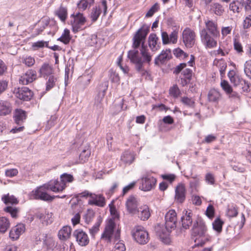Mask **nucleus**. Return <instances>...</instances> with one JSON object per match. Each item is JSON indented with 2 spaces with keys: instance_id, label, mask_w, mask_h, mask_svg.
I'll list each match as a JSON object with an SVG mask.
<instances>
[{
  "instance_id": "cd10ccee",
  "label": "nucleus",
  "mask_w": 251,
  "mask_h": 251,
  "mask_svg": "<svg viewBox=\"0 0 251 251\" xmlns=\"http://www.w3.org/2000/svg\"><path fill=\"white\" fill-rule=\"evenodd\" d=\"M72 228L69 226H64L60 229L58 233L59 239L63 241H66L70 238L71 236Z\"/></svg>"
},
{
  "instance_id": "393cba45",
  "label": "nucleus",
  "mask_w": 251,
  "mask_h": 251,
  "mask_svg": "<svg viewBox=\"0 0 251 251\" xmlns=\"http://www.w3.org/2000/svg\"><path fill=\"white\" fill-rule=\"evenodd\" d=\"M159 39L156 35L154 33L151 34L149 37L148 44L150 48L152 51H156L160 48V42Z\"/></svg>"
},
{
  "instance_id": "9d476101",
  "label": "nucleus",
  "mask_w": 251,
  "mask_h": 251,
  "mask_svg": "<svg viewBox=\"0 0 251 251\" xmlns=\"http://www.w3.org/2000/svg\"><path fill=\"white\" fill-rule=\"evenodd\" d=\"M178 28L179 27H176L169 35L166 31H162L161 38L163 44L176 43L178 39Z\"/></svg>"
},
{
  "instance_id": "dca6fc26",
  "label": "nucleus",
  "mask_w": 251,
  "mask_h": 251,
  "mask_svg": "<svg viewBox=\"0 0 251 251\" xmlns=\"http://www.w3.org/2000/svg\"><path fill=\"white\" fill-rule=\"evenodd\" d=\"M14 93L17 98L24 101L30 100L33 95L31 90L26 87L15 89Z\"/></svg>"
},
{
  "instance_id": "f8f14e48",
  "label": "nucleus",
  "mask_w": 251,
  "mask_h": 251,
  "mask_svg": "<svg viewBox=\"0 0 251 251\" xmlns=\"http://www.w3.org/2000/svg\"><path fill=\"white\" fill-rule=\"evenodd\" d=\"M77 244L82 247L87 246L89 243V238L87 234L81 229L75 230L73 233Z\"/></svg>"
},
{
  "instance_id": "4be33fe9",
  "label": "nucleus",
  "mask_w": 251,
  "mask_h": 251,
  "mask_svg": "<svg viewBox=\"0 0 251 251\" xmlns=\"http://www.w3.org/2000/svg\"><path fill=\"white\" fill-rule=\"evenodd\" d=\"M50 191L58 193L62 192L66 187V185L61 181L58 180H51L48 182Z\"/></svg>"
},
{
  "instance_id": "bf43d9fd",
  "label": "nucleus",
  "mask_w": 251,
  "mask_h": 251,
  "mask_svg": "<svg viewBox=\"0 0 251 251\" xmlns=\"http://www.w3.org/2000/svg\"><path fill=\"white\" fill-rule=\"evenodd\" d=\"M194 179L190 181V187L193 190H196L199 185L200 179L197 176L193 177Z\"/></svg>"
},
{
  "instance_id": "0eeeda50",
  "label": "nucleus",
  "mask_w": 251,
  "mask_h": 251,
  "mask_svg": "<svg viewBox=\"0 0 251 251\" xmlns=\"http://www.w3.org/2000/svg\"><path fill=\"white\" fill-rule=\"evenodd\" d=\"M71 18H72L71 24L74 32L76 33L84 29L83 26L86 22V19L82 13L79 12L75 15L72 14Z\"/></svg>"
},
{
  "instance_id": "8fccbe9b",
  "label": "nucleus",
  "mask_w": 251,
  "mask_h": 251,
  "mask_svg": "<svg viewBox=\"0 0 251 251\" xmlns=\"http://www.w3.org/2000/svg\"><path fill=\"white\" fill-rule=\"evenodd\" d=\"M60 180L66 185L67 183L72 182L74 180V177L71 174L64 173L60 176Z\"/></svg>"
},
{
  "instance_id": "f257e3e1",
  "label": "nucleus",
  "mask_w": 251,
  "mask_h": 251,
  "mask_svg": "<svg viewBox=\"0 0 251 251\" xmlns=\"http://www.w3.org/2000/svg\"><path fill=\"white\" fill-rule=\"evenodd\" d=\"M127 57L130 62L135 64L136 70L143 75L148 74L143 69L144 63L150 64L152 60V55L145 46L140 49V54L138 50H132L128 52Z\"/></svg>"
},
{
  "instance_id": "5701e85b",
  "label": "nucleus",
  "mask_w": 251,
  "mask_h": 251,
  "mask_svg": "<svg viewBox=\"0 0 251 251\" xmlns=\"http://www.w3.org/2000/svg\"><path fill=\"white\" fill-rule=\"evenodd\" d=\"M137 215L138 217L142 221L147 220L151 216L149 207L147 205L140 206L137 210Z\"/></svg>"
},
{
  "instance_id": "338daca9",
  "label": "nucleus",
  "mask_w": 251,
  "mask_h": 251,
  "mask_svg": "<svg viewBox=\"0 0 251 251\" xmlns=\"http://www.w3.org/2000/svg\"><path fill=\"white\" fill-rule=\"evenodd\" d=\"M136 184L135 181H133L131 183H130L128 185L126 186L123 188V191H122V195L124 196L125 194H126L129 191L131 190L134 188Z\"/></svg>"
},
{
  "instance_id": "f704fd0d",
  "label": "nucleus",
  "mask_w": 251,
  "mask_h": 251,
  "mask_svg": "<svg viewBox=\"0 0 251 251\" xmlns=\"http://www.w3.org/2000/svg\"><path fill=\"white\" fill-rule=\"evenodd\" d=\"M38 217L41 220L46 222L47 224L52 222V214L51 212L45 211V213H40Z\"/></svg>"
},
{
  "instance_id": "49530a36",
  "label": "nucleus",
  "mask_w": 251,
  "mask_h": 251,
  "mask_svg": "<svg viewBox=\"0 0 251 251\" xmlns=\"http://www.w3.org/2000/svg\"><path fill=\"white\" fill-rule=\"evenodd\" d=\"M244 71L246 75L251 79V60H247L244 63Z\"/></svg>"
},
{
  "instance_id": "7ed1b4c3",
  "label": "nucleus",
  "mask_w": 251,
  "mask_h": 251,
  "mask_svg": "<svg viewBox=\"0 0 251 251\" xmlns=\"http://www.w3.org/2000/svg\"><path fill=\"white\" fill-rule=\"evenodd\" d=\"M206 226L202 220L199 219L194 223L192 234L196 237L195 246H202L209 240V236L206 234Z\"/></svg>"
},
{
  "instance_id": "7c9ffc66",
  "label": "nucleus",
  "mask_w": 251,
  "mask_h": 251,
  "mask_svg": "<svg viewBox=\"0 0 251 251\" xmlns=\"http://www.w3.org/2000/svg\"><path fill=\"white\" fill-rule=\"evenodd\" d=\"M1 201L6 205L17 204L19 202V201L14 195H10L9 193L2 196Z\"/></svg>"
},
{
  "instance_id": "79ce46f5",
  "label": "nucleus",
  "mask_w": 251,
  "mask_h": 251,
  "mask_svg": "<svg viewBox=\"0 0 251 251\" xmlns=\"http://www.w3.org/2000/svg\"><path fill=\"white\" fill-rule=\"evenodd\" d=\"M46 82V90H50L55 85L57 81V77L54 75H51L49 77Z\"/></svg>"
},
{
  "instance_id": "c85d7f7f",
  "label": "nucleus",
  "mask_w": 251,
  "mask_h": 251,
  "mask_svg": "<svg viewBox=\"0 0 251 251\" xmlns=\"http://www.w3.org/2000/svg\"><path fill=\"white\" fill-rule=\"evenodd\" d=\"M53 68L49 64L44 63L39 70L40 75L44 78H47L53 74Z\"/></svg>"
},
{
  "instance_id": "f03ea898",
  "label": "nucleus",
  "mask_w": 251,
  "mask_h": 251,
  "mask_svg": "<svg viewBox=\"0 0 251 251\" xmlns=\"http://www.w3.org/2000/svg\"><path fill=\"white\" fill-rule=\"evenodd\" d=\"M110 213L112 216V218L109 219L101 235V239L104 240L107 243L111 242L113 236L116 240H119L120 237V229L119 227H117L114 221L115 219H118V212L115 208H111Z\"/></svg>"
},
{
  "instance_id": "2f4dec72",
  "label": "nucleus",
  "mask_w": 251,
  "mask_h": 251,
  "mask_svg": "<svg viewBox=\"0 0 251 251\" xmlns=\"http://www.w3.org/2000/svg\"><path fill=\"white\" fill-rule=\"evenodd\" d=\"M94 1L95 0H80L77 3V7L79 11H84L88 8H90Z\"/></svg>"
},
{
  "instance_id": "b1692460",
  "label": "nucleus",
  "mask_w": 251,
  "mask_h": 251,
  "mask_svg": "<svg viewBox=\"0 0 251 251\" xmlns=\"http://www.w3.org/2000/svg\"><path fill=\"white\" fill-rule=\"evenodd\" d=\"M174 229L173 228H167L165 226V227H159V228H157V233L162 240V242L166 244H168L170 242V239L168 238L171 231Z\"/></svg>"
},
{
  "instance_id": "6e6d98bb",
  "label": "nucleus",
  "mask_w": 251,
  "mask_h": 251,
  "mask_svg": "<svg viewBox=\"0 0 251 251\" xmlns=\"http://www.w3.org/2000/svg\"><path fill=\"white\" fill-rule=\"evenodd\" d=\"M234 49L238 53H242L243 52V47L241 43L237 39L234 40Z\"/></svg>"
},
{
  "instance_id": "4c0bfd02",
  "label": "nucleus",
  "mask_w": 251,
  "mask_h": 251,
  "mask_svg": "<svg viewBox=\"0 0 251 251\" xmlns=\"http://www.w3.org/2000/svg\"><path fill=\"white\" fill-rule=\"evenodd\" d=\"M9 227V220L4 217H0V232L4 233Z\"/></svg>"
},
{
  "instance_id": "20e7f679",
  "label": "nucleus",
  "mask_w": 251,
  "mask_h": 251,
  "mask_svg": "<svg viewBox=\"0 0 251 251\" xmlns=\"http://www.w3.org/2000/svg\"><path fill=\"white\" fill-rule=\"evenodd\" d=\"M50 189L48 183H45L33 190L32 196L34 199L46 201H51L55 198H60L58 196H51L49 194Z\"/></svg>"
},
{
  "instance_id": "13d9d810",
  "label": "nucleus",
  "mask_w": 251,
  "mask_h": 251,
  "mask_svg": "<svg viewBox=\"0 0 251 251\" xmlns=\"http://www.w3.org/2000/svg\"><path fill=\"white\" fill-rule=\"evenodd\" d=\"M251 27V15L246 16L243 22V27L244 29H248Z\"/></svg>"
},
{
  "instance_id": "4468645a",
  "label": "nucleus",
  "mask_w": 251,
  "mask_h": 251,
  "mask_svg": "<svg viewBox=\"0 0 251 251\" xmlns=\"http://www.w3.org/2000/svg\"><path fill=\"white\" fill-rule=\"evenodd\" d=\"M165 226L167 228L175 229L177 224V214L175 210H170L165 217Z\"/></svg>"
},
{
  "instance_id": "412c9836",
  "label": "nucleus",
  "mask_w": 251,
  "mask_h": 251,
  "mask_svg": "<svg viewBox=\"0 0 251 251\" xmlns=\"http://www.w3.org/2000/svg\"><path fill=\"white\" fill-rule=\"evenodd\" d=\"M108 87V82L107 81L103 82L100 85L99 94L95 98V104L97 107H101L100 102L102 100Z\"/></svg>"
},
{
  "instance_id": "0e129e2a",
  "label": "nucleus",
  "mask_w": 251,
  "mask_h": 251,
  "mask_svg": "<svg viewBox=\"0 0 251 251\" xmlns=\"http://www.w3.org/2000/svg\"><path fill=\"white\" fill-rule=\"evenodd\" d=\"M126 246L124 243L121 241L115 244L114 246V251H126Z\"/></svg>"
},
{
  "instance_id": "c9c22d12",
  "label": "nucleus",
  "mask_w": 251,
  "mask_h": 251,
  "mask_svg": "<svg viewBox=\"0 0 251 251\" xmlns=\"http://www.w3.org/2000/svg\"><path fill=\"white\" fill-rule=\"evenodd\" d=\"M243 7V4L242 3V2H239L238 0H234L230 3L229 9L234 13H239L241 11Z\"/></svg>"
},
{
  "instance_id": "ddd939ff",
  "label": "nucleus",
  "mask_w": 251,
  "mask_h": 251,
  "mask_svg": "<svg viewBox=\"0 0 251 251\" xmlns=\"http://www.w3.org/2000/svg\"><path fill=\"white\" fill-rule=\"evenodd\" d=\"M204 21L205 27L201 29H204L209 34L220 36V30L216 21L209 19H204Z\"/></svg>"
},
{
  "instance_id": "e433bc0d",
  "label": "nucleus",
  "mask_w": 251,
  "mask_h": 251,
  "mask_svg": "<svg viewBox=\"0 0 251 251\" xmlns=\"http://www.w3.org/2000/svg\"><path fill=\"white\" fill-rule=\"evenodd\" d=\"M55 13L62 22H64L66 21L67 17V9L66 7L60 6Z\"/></svg>"
},
{
  "instance_id": "58836bf2",
  "label": "nucleus",
  "mask_w": 251,
  "mask_h": 251,
  "mask_svg": "<svg viewBox=\"0 0 251 251\" xmlns=\"http://www.w3.org/2000/svg\"><path fill=\"white\" fill-rule=\"evenodd\" d=\"M101 10L99 6H96L92 9L90 18L92 22H96L101 14Z\"/></svg>"
},
{
  "instance_id": "052dcab7",
  "label": "nucleus",
  "mask_w": 251,
  "mask_h": 251,
  "mask_svg": "<svg viewBox=\"0 0 251 251\" xmlns=\"http://www.w3.org/2000/svg\"><path fill=\"white\" fill-rule=\"evenodd\" d=\"M221 85L227 94H228L232 90L231 86L226 80L222 81L221 83Z\"/></svg>"
},
{
  "instance_id": "37998d69",
  "label": "nucleus",
  "mask_w": 251,
  "mask_h": 251,
  "mask_svg": "<svg viewBox=\"0 0 251 251\" xmlns=\"http://www.w3.org/2000/svg\"><path fill=\"white\" fill-rule=\"evenodd\" d=\"M71 39L70 36V31L68 29H65L61 36L58 39L59 40L65 44H67L69 43Z\"/></svg>"
},
{
  "instance_id": "bb28decb",
  "label": "nucleus",
  "mask_w": 251,
  "mask_h": 251,
  "mask_svg": "<svg viewBox=\"0 0 251 251\" xmlns=\"http://www.w3.org/2000/svg\"><path fill=\"white\" fill-rule=\"evenodd\" d=\"M192 215V212L185 211V215L181 218L182 226L184 229H188L192 225L193 222Z\"/></svg>"
},
{
  "instance_id": "2eb2a0df",
  "label": "nucleus",
  "mask_w": 251,
  "mask_h": 251,
  "mask_svg": "<svg viewBox=\"0 0 251 251\" xmlns=\"http://www.w3.org/2000/svg\"><path fill=\"white\" fill-rule=\"evenodd\" d=\"M126 208L128 212L132 215H135L140 206L138 199L133 196H130L126 202Z\"/></svg>"
},
{
  "instance_id": "3c124183",
  "label": "nucleus",
  "mask_w": 251,
  "mask_h": 251,
  "mask_svg": "<svg viewBox=\"0 0 251 251\" xmlns=\"http://www.w3.org/2000/svg\"><path fill=\"white\" fill-rule=\"evenodd\" d=\"M231 167L235 171L243 173L245 171V168L243 164L240 163H236L234 162H231Z\"/></svg>"
},
{
  "instance_id": "c756f323",
  "label": "nucleus",
  "mask_w": 251,
  "mask_h": 251,
  "mask_svg": "<svg viewBox=\"0 0 251 251\" xmlns=\"http://www.w3.org/2000/svg\"><path fill=\"white\" fill-rule=\"evenodd\" d=\"M14 120L16 124L21 126L26 119V113L22 109H16L14 112Z\"/></svg>"
},
{
  "instance_id": "603ef678",
  "label": "nucleus",
  "mask_w": 251,
  "mask_h": 251,
  "mask_svg": "<svg viewBox=\"0 0 251 251\" xmlns=\"http://www.w3.org/2000/svg\"><path fill=\"white\" fill-rule=\"evenodd\" d=\"M22 62L26 66L31 67L34 64L35 59L31 56H25L22 58Z\"/></svg>"
},
{
  "instance_id": "774afa93",
  "label": "nucleus",
  "mask_w": 251,
  "mask_h": 251,
  "mask_svg": "<svg viewBox=\"0 0 251 251\" xmlns=\"http://www.w3.org/2000/svg\"><path fill=\"white\" fill-rule=\"evenodd\" d=\"M44 46L48 47V42H44L43 41H39L34 43L32 45V47L36 49L40 48H43Z\"/></svg>"
},
{
  "instance_id": "aec40b11",
  "label": "nucleus",
  "mask_w": 251,
  "mask_h": 251,
  "mask_svg": "<svg viewBox=\"0 0 251 251\" xmlns=\"http://www.w3.org/2000/svg\"><path fill=\"white\" fill-rule=\"evenodd\" d=\"M186 189L184 184H179L175 189V201L178 203H182L185 200Z\"/></svg>"
},
{
  "instance_id": "a878e982",
  "label": "nucleus",
  "mask_w": 251,
  "mask_h": 251,
  "mask_svg": "<svg viewBox=\"0 0 251 251\" xmlns=\"http://www.w3.org/2000/svg\"><path fill=\"white\" fill-rule=\"evenodd\" d=\"M172 57L171 51L170 49L163 50L160 54L157 56L154 60L155 64H158L159 62L164 63L169 60Z\"/></svg>"
},
{
  "instance_id": "423d86ee",
  "label": "nucleus",
  "mask_w": 251,
  "mask_h": 251,
  "mask_svg": "<svg viewBox=\"0 0 251 251\" xmlns=\"http://www.w3.org/2000/svg\"><path fill=\"white\" fill-rule=\"evenodd\" d=\"M149 32V27L146 25L142 26L138 30L133 38L132 47L133 50H137L140 45L142 47L144 46V43L147 35Z\"/></svg>"
},
{
  "instance_id": "09e8293b",
  "label": "nucleus",
  "mask_w": 251,
  "mask_h": 251,
  "mask_svg": "<svg viewBox=\"0 0 251 251\" xmlns=\"http://www.w3.org/2000/svg\"><path fill=\"white\" fill-rule=\"evenodd\" d=\"M181 101L183 104L188 107L194 108L195 106V101L191 98L187 97L181 98Z\"/></svg>"
},
{
  "instance_id": "a19ab883",
  "label": "nucleus",
  "mask_w": 251,
  "mask_h": 251,
  "mask_svg": "<svg viewBox=\"0 0 251 251\" xmlns=\"http://www.w3.org/2000/svg\"><path fill=\"white\" fill-rule=\"evenodd\" d=\"M211 10L217 15H221L224 10L223 6L218 3H214L211 5Z\"/></svg>"
},
{
  "instance_id": "6ab92c4d",
  "label": "nucleus",
  "mask_w": 251,
  "mask_h": 251,
  "mask_svg": "<svg viewBox=\"0 0 251 251\" xmlns=\"http://www.w3.org/2000/svg\"><path fill=\"white\" fill-rule=\"evenodd\" d=\"M36 78V74L35 71L29 70L20 77L19 82L23 85H27L33 82Z\"/></svg>"
},
{
  "instance_id": "a18cd8bd",
  "label": "nucleus",
  "mask_w": 251,
  "mask_h": 251,
  "mask_svg": "<svg viewBox=\"0 0 251 251\" xmlns=\"http://www.w3.org/2000/svg\"><path fill=\"white\" fill-rule=\"evenodd\" d=\"M4 211L10 214L11 217L13 218H16L17 217V214L19 211L17 208L11 206H7L5 207Z\"/></svg>"
},
{
  "instance_id": "864d4df0",
  "label": "nucleus",
  "mask_w": 251,
  "mask_h": 251,
  "mask_svg": "<svg viewBox=\"0 0 251 251\" xmlns=\"http://www.w3.org/2000/svg\"><path fill=\"white\" fill-rule=\"evenodd\" d=\"M100 225V222H97L91 228H89V233L92 237L94 238L95 235L99 232Z\"/></svg>"
},
{
  "instance_id": "72a5a7b5",
  "label": "nucleus",
  "mask_w": 251,
  "mask_h": 251,
  "mask_svg": "<svg viewBox=\"0 0 251 251\" xmlns=\"http://www.w3.org/2000/svg\"><path fill=\"white\" fill-rule=\"evenodd\" d=\"M11 112L10 104L7 101H0V115H6Z\"/></svg>"
},
{
  "instance_id": "4d7b16f0",
  "label": "nucleus",
  "mask_w": 251,
  "mask_h": 251,
  "mask_svg": "<svg viewBox=\"0 0 251 251\" xmlns=\"http://www.w3.org/2000/svg\"><path fill=\"white\" fill-rule=\"evenodd\" d=\"M159 6L158 3H155L148 11L146 15V17H151L154 13L157 12L159 9Z\"/></svg>"
},
{
  "instance_id": "a211bd4d",
  "label": "nucleus",
  "mask_w": 251,
  "mask_h": 251,
  "mask_svg": "<svg viewBox=\"0 0 251 251\" xmlns=\"http://www.w3.org/2000/svg\"><path fill=\"white\" fill-rule=\"evenodd\" d=\"M25 227L23 224H18L10 230L9 232V237L13 241L16 240L20 237V235L25 231Z\"/></svg>"
},
{
  "instance_id": "69168bd1",
  "label": "nucleus",
  "mask_w": 251,
  "mask_h": 251,
  "mask_svg": "<svg viewBox=\"0 0 251 251\" xmlns=\"http://www.w3.org/2000/svg\"><path fill=\"white\" fill-rule=\"evenodd\" d=\"M18 171L16 169L6 170L5 172V176L7 177H12L17 175Z\"/></svg>"
},
{
  "instance_id": "e2e57ef3",
  "label": "nucleus",
  "mask_w": 251,
  "mask_h": 251,
  "mask_svg": "<svg viewBox=\"0 0 251 251\" xmlns=\"http://www.w3.org/2000/svg\"><path fill=\"white\" fill-rule=\"evenodd\" d=\"M238 214L237 208L234 206H231L228 209L227 215L230 217H236Z\"/></svg>"
},
{
  "instance_id": "c03bdc74",
  "label": "nucleus",
  "mask_w": 251,
  "mask_h": 251,
  "mask_svg": "<svg viewBox=\"0 0 251 251\" xmlns=\"http://www.w3.org/2000/svg\"><path fill=\"white\" fill-rule=\"evenodd\" d=\"M90 153L91 151L89 147H86L80 154L79 158L83 162H85L89 157Z\"/></svg>"
},
{
  "instance_id": "473e14b6",
  "label": "nucleus",
  "mask_w": 251,
  "mask_h": 251,
  "mask_svg": "<svg viewBox=\"0 0 251 251\" xmlns=\"http://www.w3.org/2000/svg\"><path fill=\"white\" fill-rule=\"evenodd\" d=\"M121 160L126 164H131L134 160V154L130 151H125L122 155Z\"/></svg>"
},
{
  "instance_id": "ea45409f",
  "label": "nucleus",
  "mask_w": 251,
  "mask_h": 251,
  "mask_svg": "<svg viewBox=\"0 0 251 251\" xmlns=\"http://www.w3.org/2000/svg\"><path fill=\"white\" fill-rule=\"evenodd\" d=\"M220 97V93L216 89H211L209 91L208 95V98L211 101H216Z\"/></svg>"
},
{
  "instance_id": "f3484780",
  "label": "nucleus",
  "mask_w": 251,
  "mask_h": 251,
  "mask_svg": "<svg viewBox=\"0 0 251 251\" xmlns=\"http://www.w3.org/2000/svg\"><path fill=\"white\" fill-rule=\"evenodd\" d=\"M88 203L90 205H96L102 207L105 205V198L101 194L97 195L92 193L88 201Z\"/></svg>"
},
{
  "instance_id": "1a4fd4ad",
  "label": "nucleus",
  "mask_w": 251,
  "mask_h": 251,
  "mask_svg": "<svg viewBox=\"0 0 251 251\" xmlns=\"http://www.w3.org/2000/svg\"><path fill=\"white\" fill-rule=\"evenodd\" d=\"M181 37L185 47L191 48L195 43L196 33L191 28L186 27L182 31Z\"/></svg>"
},
{
  "instance_id": "9b49d317",
  "label": "nucleus",
  "mask_w": 251,
  "mask_h": 251,
  "mask_svg": "<svg viewBox=\"0 0 251 251\" xmlns=\"http://www.w3.org/2000/svg\"><path fill=\"white\" fill-rule=\"evenodd\" d=\"M156 183V179L153 176L149 175H144L141 179V185L140 189L144 191H149L153 188Z\"/></svg>"
},
{
  "instance_id": "5fc2aeb1",
  "label": "nucleus",
  "mask_w": 251,
  "mask_h": 251,
  "mask_svg": "<svg viewBox=\"0 0 251 251\" xmlns=\"http://www.w3.org/2000/svg\"><path fill=\"white\" fill-rule=\"evenodd\" d=\"M218 67L219 69L221 75L223 76L225 74V71L227 67L226 63L225 61L221 60L218 62Z\"/></svg>"
},
{
  "instance_id": "680f3d73",
  "label": "nucleus",
  "mask_w": 251,
  "mask_h": 251,
  "mask_svg": "<svg viewBox=\"0 0 251 251\" xmlns=\"http://www.w3.org/2000/svg\"><path fill=\"white\" fill-rule=\"evenodd\" d=\"M205 180L209 184H214L215 177L214 175L210 173H207L205 176Z\"/></svg>"
},
{
  "instance_id": "39448f33",
  "label": "nucleus",
  "mask_w": 251,
  "mask_h": 251,
  "mask_svg": "<svg viewBox=\"0 0 251 251\" xmlns=\"http://www.w3.org/2000/svg\"><path fill=\"white\" fill-rule=\"evenodd\" d=\"M201 41L206 49H211L217 46V38L220 36L209 34L204 29H200L199 31Z\"/></svg>"
},
{
  "instance_id": "de8ad7c7",
  "label": "nucleus",
  "mask_w": 251,
  "mask_h": 251,
  "mask_svg": "<svg viewBox=\"0 0 251 251\" xmlns=\"http://www.w3.org/2000/svg\"><path fill=\"white\" fill-rule=\"evenodd\" d=\"M223 224V222L220 218H217L212 224L213 228L218 232H220L222 231Z\"/></svg>"
},
{
  "instance_id": "6e6552de",
  "label": "nucleus",
  "mask_w": 251,
  "mask_h": 251,
  "mask_svg": "<svg viewBox=\"0 0 251 251\" xmlns=\"http://www.w3.org/2000/svg\"><path fill=\"white\" fill-rule=\"evenodd\" d=\"M134 239L140 244H145L149 241L148 232L144 228L140 226H135L132 231Z\"/></svg>"
}]
</instances>
